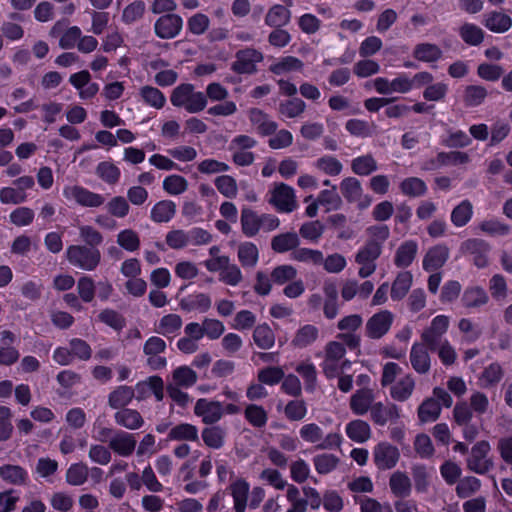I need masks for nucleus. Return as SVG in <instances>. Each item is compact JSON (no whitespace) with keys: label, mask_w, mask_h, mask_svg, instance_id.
I'll return each instance as SVG.
<instances>
[{"label":"nucleus","mask_w":512,"mask_h":512,"mask_svg":"<svg viewBox=\"0 0 512 512\" xmlns=\"http://www.w3.org/2000/svg\"><path fill=\"white\" fill-rule=\"evenodd\" d=\"M0 477L10 484L22 485L26 483L28 474L18 465H4L0 468Z\"/></svg>","instance_id":"nucleus-40"},{"label":"nucleus","mask_w":512,"mask_h":512,"mask_svg":"<svg viewBox=\"0 0 512 512\" xmlns=\"http://www.w3.org/2000/svg\"><path fill=\"white\" fill-rule=\"evenodd\" d=\"M97 175L108 184H116L121 176L120 169L110 162H101L97 166Z\"/></svg>","instance_id":"nucleus-62"},{"label":"nucleus","mask_w":512,"mask_h":512,"mask_svg":"<svg viewBox=\"0 0 512 512\" xmlns=\"http://www.w3.org/2000/svg\"><path fill=\"white\" fill-rule=\"evenodd\" d=\"M299 435L304 442L317 444L318 449H336L340 447L342 442V436L339 432L328 433L324 437L323 430L316 423L302 425Z\"/></svg>","instance_id":"nucleus-2"},{"label":"nucleus","mask_w":512,"mask_h":512,"mask_svg":"<svg viewBox=\"0 0 512 512\" xmlns=\"http://www.w3.org/2000/svg\"><path fill=\"white\" fill-rule=\"evenodd\" d=\"M428 347L423 343H415L410 351V362L413 369L419 374H425L430 369V356Z\"/></svg>","instance_id":"nucleus-20"},{"label":"nucleus","mask_w":512,"mask_h":512,"mask_svg":"<svg viewBox=\"0 0 512 512\" xmlns=\"http://www.w3.org/2000/svg\"><path fill=\"white\" fill-rule=\"evenodd\" d=\"M418 251V245L413 240L403 242L397 249L394 263L397 267L405 268L411 265Z\"/></svg>","instance_id":"nucleus-30"},{"label":"nucleus","mask_w":512,"mask_h":512,"mask_svg":"<svg viewBox=\"0 0 512 512\" xmlns=\"http://www.w3.org/2000/svg\"><path fill=\"white\" fill-rule=\"evenodd\" d=\"M449 250L445 245H436L431 247L425 254L422 266L427 272H433L440 269L448 260Z\"/></svg>","instance_id":"nucleus-17"},{"label":"nucleus","mask_w":512,"mask_h":512,"mask_svg":"<svg viewBox=\"0 0 512 512\" xmlns=\"http://www.w3.org/2000/svg\"><path fill=\"white\" fill-rule=\"evenodd\" d=\"M373 457L375 465L382 470H387L395 467L397 464L400 453L397 447L388 442L378 443L373 450Z\"/></svg>","instance_id":"nucleus-10"},{"label":"nucleus","mask_w":512,"mask_h":512,"mask_svg":"<svg viewBox=\"0 0 512 512\" xmlns=\"http://www.w3.org/2000/svg\"><path fill=\"white\" fill-rule=\"evenodd\" d=\"M340 190L342 195L349 202H357L362 197V186L358 179L354 177H347L340 183Z\"/></svg>","instance_id":"nucleus-43"},{"label":"nucleus","mask_w":512,"mask_h":512,"mask_svg":"<svg viewBox=\"0 0 512 512\" xmlns=\"http://www.w3.org/2000/svg\"><path fill=\"white\" fill-rule=\"evenodd\" d=\"M484 25L492 32L503 33L511 28L512 19L503 12L493 11L485 14Z\"/></svg>","instance_id":"nucleus-28"},{"label":"nucleus","mask_w":512,"mask_h":512,"mask_svg":"<svg viewBox=\"0 0 512 512\" xmlns=\"http://www.w3.org/2000/svg\"><path fill=\"white\" fill-rule=\"evenodd\" d=\"M347 436L354 442L364 443L371 437L370 425L363 420L350 421L345 428Z\"/></svg>","instance_id":"nucleus-32"},{"label":"nucleus","mask_w":512,"mask_h":512,"mask_svg":"<svg viewBox=\"0 0 512 512\" xmlns=\"http://www.w3.org/2000/svg\"><path fill=\"white\" fill-rule=\"evenodd\" d=\"M194 413L200 417L205 424H213L218 422L224 415L223 405L218 401L209 400L206 398L198 399Z\"/></svg>","instance_id":"nucleus-11"},{"label":"nucleus","mask_w":512,"mask_h":512,"mask_svg":"<svg viewBox=\"0 0 512 512\" xmlns=\"http://www.w3.org/2000/svg\"><path fill=\"white\" fill-rule=\"evenodd\" d=\"M303 62L293 56H285L277 59L270 65L269 71L274 75L281 76L287 75L292 72H301L303 70Z\"/></svg>","instance_id":"nucleus-26"},{"label":"nucleus","mask_w":512,"mask_h":512,"mask_svg":"<svg viewBox=\"0 0 512 512\" xmlns=\"http://www.w3.org/2000/svg\"><path fill=\"white\" fill-rule=\"evenodd\" d=\"M413 282V276L409 271L399 272L391 286V298L393 300L403 299Z\"/></svg>","instance_id":"nucleus-34"},{"label":"nucleus","mask_w":512,"mask_h":512,"mask_svg":"<svg viewBox=\"0 0 512 512\" xmlns=\"http://www.w3.org/2000/svg\"><path fill=\"white\" fill-rule=\"evenodd\" d=\"M115 421L118 425H121L130 430H136L143 426L144 420L141 414L129 408H124L115 414Z\"/></svg>","instance_id":"nucleus-33"},{"label":"nucleus","mask_w":512,"mask_h":512,"mask_svg":"<svg viewBox=\"0 0 512 512\" xmlns=\"http://www.w3.org/2000/svg\"><path fill=\"white\" fill-rule=\"evenodd\" d=\"M399 187H400L401 192L404 195L410 196V197L421 196L427 190V187H426V184L424 183V181L417 177H409V178L404 179L400 183Z\"/></svg>","instance_id":"nucleus-56"},{"label":"nucleus","mask_w":512,"mask_h":512,"mask_svg":"<svg viewBox=\"0 0 512 512\" xmlns=\"http://www.w3.org/2000/svg\"><path fill=\"white\" fill-rule=\"evenodd\" d=\"M183 20L176 14H167L160 17L155 23V33L162 39H171L179 34Z\"/></svg>","instance_id":"nucleus-14"},{"label":"nucleus","mask_w":512,"mask_h":512,"mask_svg":"<svg viewBox=\"0 0 512 512\" xmlns=\"http://www.w3.org/2000/svg\"><path fill=\"white\" fill-rule=\"evenodd\" d=\"M136 391L138 399H144L152 393L157 401H161L164 397L163 380L158 376H151L147 381L138 383Z\"/></svg>","instance_id":"nucleus-24"},{"label":"nucleus","mask_w":512,"mask_h":512,"mask_svg":"<svg viewBox=\"0 0 512 512\" xmlns=\"http://www.w3.org/2000/svg\"><path fill=\"white\" fill-rule=\"evenodd\" d=\"M211 298L205 293H192L182 298L179 306L186 312L205 313L211 307Z\"/></svg>","instance_id":"nucleus-19"},{"label":"nucleus","mask_w":512,"mask_h":512,"mask_svg":"<svg viewBox=\"0 0 512 512\" xmlns=\"http://www.w3.org/2000/svg\"><path fill=\"white\" fill-rule=\"evenodd\" d=\"M338 462H339V459L336 456H334L332 454H326V453L316 455L313 458V464H314L315 470L319 474L330 473L331 471H333L336 468Z\"/></svg>","instance_id":"nucleus-63"},{"label":"nucleus","mask_w":512,"mask_h":512,"mask_svg":"<svg viewBox=\"0 0 512 512\" xmlns=\"http://www.w3.org/2000/svg\"><path fill=\"white\" fill-rule=\"evenodd\" d=\"M137 441L133 434L118 431L109 441V448L120 456H130L136 447Z\"/></svg>","instance_id":"nucleus-16"},{"label":"nucleus","mask_w":512,"mask_h":512,"mask_svg":"<svg viewBox=\"0 0 512 512\" xmlns=\"http://www.w3.org/2000/svg\"><path fill=\"white\" fill-rule=\"evenodd\" d=\"M248 117L252 125L255 126L257 133L266 136L273 134L277 129V124L269 120L267 114L257 108L248 111Z\"/></svg>","instance_id":"nucleus-25"},{"label":"nucleus","mask_w":512,"mask_h":512,"mask_svg":"<svg viewBox=\"0 0 512 512\" xmlns=\"http://www.w3.org/2000/svg\"><path fill=\"white\" fill-rule=\"evenodd\" d=\"M462 249L473 255L474 264L483 268L488 264V253L490 247L487 242L482 239H469L462 244Z\"/></svg>","instance_id":"nucleus-18"},{"label":"nucleus","mask_w":512,"mask_h":512,"mask_svg":"<svg viewBox=\"0 0 512 512\" xmlns=\"http://www.w3.org/2000/svg\"><path fill=\"white\" fill-rule=\"evenodd\" d=\"M286 497L290 503L287 512H306L307 501L300 496L299 489L294 485H288Z\"/></svg>","instance_id":"nucleus-64"},{"label":"nucleus","mask_w":512,"mask_h":512,"mask_svg":"<svg viewBox=\"0 0 512 512\" xmlns=\"http://www.w3.org/2000/svg\"><path fill=\"white\" fill-rule=\"evenodd\" d=\"M187 188L188 182L181 175H169L163 180V189L169 195H180L184 193L187 190Z\"/></svg>","instance_id":"nucleus-55"},{"label":"nucleus","mask_w":512,"mask_h":512,"mask_svg":"<svg viewBox=\"0 0 512 512\" xmlns=\"http://www.w3.org/2000/svg\"><path fill=\"white\" fill-rule=\"evenodd\" d=\"M473 214V206L468 200H463L451 212V221L457 227L466 225Z\"/></svg>","instance_id":"nucleus-50"},{"label":"nucleus","mask_w":512,"mask_h":512,"mask_svg":"<svg viewBox=\"0 0 512 512\" xmlns=\"http://www.w3.org/2000/svg\"><path fill=\"white\" fill-rule=\"evenodd\" d=\"M134 397V390L128 386H119L109 396V404L113 408L128 405Z\"/></svg>","instance_id":"nucleus-57"},{"label":"nucleus","mask_w":512,"mask_h":512,"mask_svg":"<svg viewBox=\"0 0 512 512\" xmlns=\"http://www.w3.org/2000/svg\"><path fill=\"white\" fill-rule=\"evenodd\" d=\"M393 322V314L388 310H382L374 314L366 323L367 336L379 339L390 329Z\"/></svg>","instance_id":"nucleus-12"},{"label":"nucleus","mask_w":512,"mask_h":512,"mask_svg":"<svg viewBox=\"0 0 512 512\" xmlns=\"http://www.w3.org/2000/svg\"><path fill=\"white\" fill-rule=\"evenodd\" d=\"M374 404V394L371 389L357 390L350 398V409L355 415H364Z\"/></svg>","instance_id":"nucleus-21"},{"label":"nucleus","mask_w":512,"mask_h":512,"mask_svg":"<svg viewBox=\"0 0 512 512\" xmlns=\"http://www.w3.org/2000/svg\"><path fill=\"white\" fill-rule=\"evenodd\" d=\"M242 231L247 237H252L261 229V218L256 212L244 208L241 212Z\"/></svg>","instance_id":"nucleus-37"},{"label":"nucleus","mask_w":512,"mask_h":512,"mask_svg":"<svg viewBox=\"0 0 512 512\" xmlns=\"http://www.w3.org/2000/svg\"><path fill=\"white\" fill-rule=\"evenodd\" d=\"M139 93L142 101L155 109H162L166 103L165 95L153 86H143Z\"/></svg>","instance_id":"nucleus-42"},{"label":"nucleus","mask_w":512,"mask_h":512,"mask_svg":"<svg viewBox=\"0 0 512 512\" xmlns=\"http://www.w3.org/2000/svg\"><path fill=\"white\" fill-rule=\"evenodd\" d=\"M490 450L491 446L486 440L475 443L467 458L468 469L481 475L487 473L493 466V462L488 456Z\"/></svg>","instance_id":"nucleus-8"},{"label":"nucleus","mask_w":512,"mask_h":512,"mask_svg":"<svg viewBox=\"0 0 512 512\" xmlns=\"http://www.w3.org/2000/svg\"><path fill=\"white\" fill-rule=\"evenodd\" d=\"M459 33L464 42L473 46L479 45L484 37L483 30L470 23L461 26Z\"/></svg>","instance_id":"nucleus-61"},{"label":"nucleus","mask_w":512,"mask_h":512,"mask_svg":"<svg viewBox=\"0 0 512 512\" xmlns=\"http://www.w3.org/2000/svg\"><path fill=\"white\" fill-rule=\"evenodd\" d=\"M257 377L261 384L273 386L283 379L284 371L281 367L269 366L259 370Z\"/></svg>","instance_id":"nucleus-60"},{"label":"nucleus","mask_w":512,"mask_h":512,"mask_svg":"<svg viewBox=\"0 0 512 512\" xmlns=\"http://www.w3.org/2000/svg\"><path fill=\"white\" fill-rule=\"evenodd\" d=\"M414 388V378L412 375L406 374L391 386L390 396L396 401L403 402L412 395Z\"/></svg>","instance_id":"nucleus-27"},{"label":"nucleus","mask_w":512,"mask_h":512,"mask_svg":"<svg viewBox=\"0 0 512 512\" xmlns=\"http://www.w3.org/2000/svg\"><path fill=\"white\" fill-rule=\"evenodd\" d=\"M504 376V370L498 362L490 363L484 367L478 376V385L481 388H492L497 386Z\"/></svg>","instance_id":"nucleus-23"},{"label":"nucleus","mask_w":512,"mask_h":512,"mask_svg":"<svg viewBox=\"0 0 512 512\" xmlns=\"http://www.w3.org/2000/svg\"><path fill=\"white\" fill-rule=\"evenodd\" d=\"M352 171L359 176H367L377 170V163L370 154L356 157L351 162Z\"/></svg>","instance_id":"nucleus-47"},{"label":"nucleus","mask_w":512,"mask_h":512,"mask_svg":"<svg viewBox=\"0 0 512 512\" xmlns=\"http://www.w3.org/2000/svg\"><path fill=\"white\" fill-rule=\"evenodd\" d=\"M371 420L380 426H384L389 421H394L400 417V408L395 404L382 402L374 403L370 410Z\"/></svg>","instance_id":"nucleus-15"},{"label":"nucleus","mask_w":512,"mask_h":512,"mask_svg":"<svg viewBox=\"0 0 512 512\" xmlns=\"http://www.w3.org/2000/svg\"><path fill=\"white\" fill-rule=\"evenodd\" d=\"M168 438L176 441H196L198 439V430L192 424H179L171 428Z\"/></svg>","instance_id":"nucleus-46"},{"label":"nucleus","mask_w":512,"mask_h":512,"mask_svg":"<svg viewBox=\"0 0 512 512\" xmlns=\"http://www.w3.org/2000/svg\"><path fill=\"white\" fill-rule=\"evenodd\" d=\"M170 101L173 106L184 108L189 113H198L207 104L205 94L195 91L192 84L177 86L171 93Z\"/></svg>","instance_id":"nucleus-1"},{"label":"nucleus","mask_w":512,"mask_h":512,"mask_svg":"<svg viewBox=\"0 0 512 512\" xmlns=\"http://www.w3.org/2000/svg\"><path fill=\"white\" fill-rule=\"evenodd\" d=\"M176 214V204L171 200H161L151 209L150 218L156 223H167Z\"/></svg>","instance_id":"nucleus-29"},{"label":"nucleus","mask_w":512,"mask_h":512,"mask_svg":"<svg viewBox=\"0 0 512 512\" xmlns=\"http://www.w3.org/2000/svg\"><path fill=\"white\" fill-rule=\"evenodd\" d=\"M182 324L178 314H167L155 324V331L167 338H174L179 334Z\"/></svg>","instance_id":"nucleus-22"},{"label":"nucleus","mask_w":512,"mask_h":512,"mask_svg":"<svg viewBox=\"0 0 512 512\" xmlns=\"http://www.w3.org/2000/svg\"><path fill=\"white\" fill-rule=\"evenodd\" d=\"M441 411L439 403L432 398L426 399L418 409V417L421 422L435 421Z\"/></svg>","instance_id":"nucleus-58"},{"label":"nucleus","mask_w":512,"mask_h":512,"mask_svg":"<svg viewBox=\"0 0 512 512\" xmlns=\"http://www.w3.org/2000/svg\"><path fill=\"white\" fill-rule=\"evenodd\" d=\"M382 248L379 243L367 242L355 255V262L359 266L358 275L365 279L376 271V260L380 257Z\"/></svg>","instance_id":"nucleus-6"},{"label":"nucleus","mask_w":512,"mask_h":512,"mask_svg":"<svg viewBox=\"0 0 512 512\" xmlns=\"http://www.w3.org/2000/svg\"><path fill=\"white\" fill-rule=\"evenodd\" d=\"M291 18V12L283 5L276 4L272 6L266 16L265 23L270 27H283L287 25Z\"/></svg>","instance_id":"nucleus-35"},{"label":"nucleus","mask_w":512,"mask_h":512,"mask_svg":"<svg viewBox=\"0 0 512 512\" xmlns=\"http://www.w3.org/2000/svg\"><path fill=\"white\" fill-rule=\"evenodd\" d=\"M449 324L450 319L448 316L437 315L422 332L421 340L430 350H435L437 345L442 342L441 337L447 332Z\"/></svg>","instance_id":"nucleus-9"},{"label":"nucleus","mask_w":512,"mask_h":512,"mask_svg":"<svg viewBox=\"0 0 512 512\" xmlns=\"http://www.w3.org/2000/svg\"><path fill=\"white\" fill-rule=\"evenodd\" d=\"M461 301L467 308L479 307L487 303L488 296L485 290L480 287H467Z\"/></svg>","instance_id":"nucleus-41"},{"label":"nucleus","mask_w":512,"mask_h":512,"mask_svg":"<svg viewBox=\"0 0 512 512\" xmlns=\"http://www.w3.org/2000/svg\"><path fill=\"white\" fill-rule=\"evenodd\" d=\"M291 259L311 265H320L323 262V254L319 250L298 248L292 251Z\"/></svg>","instance_id":"nucleus-53"},{"label":"nucleus","mask_w":512,"mask_h":512,"mask_svg":"<svg viewBox=\"0 0 512 512\" xmlns=\"http://www.w3.org/2000/svg\"><path fill=\"white\" fill-rule=\"evenodd\" d=\"M253 341L260 349L268 350L275 344V334L268 324H260L253 331Z\"/></svg>","instance_id":"nucleus-36"},{"label":"nucleus","mask_w":512,"mask_h":512,"mask_svg":"<svg viewBox=\"0 0 512 512\" xmlns=\"http://www.w3.org/2000/svg\"><path fill=\"white\" fill-rule=\"evenodd\" d=\"M268 201L279 212L289 213L297 207L294 189L284 183H275L273 185L269 190Z\"/></svg>","instance_id":"nucleus-7"},{"label":"nucleus","mask_w":512,"mask_h":512,"mask_svg":"<svg viewBox=\"0 0 512 512\" xmlns=\"http://www.w3.org/2000/svg\"><path fill=\"white\" fill-rule=\"evenodd\" d=\"M313 166L320 172L328 176H338L342 172V163L334 156L324 155L319 157Z\"/></svg>","instance_id":"nucleus-38"},{"label":"nucleus","mask_w":512,"mask_h":512,"mask_svg":"<svg viewBox=\"0 0 512 512\" xmlns=\"http://www.w3.org/2000/svg\"><path fill=\"white\" fill-rule=\"evenodd\" d=\"M262 60L263 55L261 52L251 48L244 49L237 52L232 68L237 73L250 74L256 70L257 63Z\"/></svg>","instance_id":"nucleus-13"},{"label":"nucleus","mask_w":512,"mask_h":512,"mask_svg":"<svg viewBox=\"0 0 512 512\" xmlns=\"http://www.w3.org/2000/svg\"><path fill=\"white\" fill-rule=\"evenodd\" d=\"M258 249L255 244L245 242L238 247V260L244 268H253L258 261Z\"/></svg>","instance_id":"nucleus-45"},{"label":"nucleus","mask_w":512,"mask_h":512,"mask_svg":"<svg viewBox=\"0 0 512 512\" xmlns=\"http://www.w3.org/2000/svg\"><path fill=\"white\" fill-rule=\"evenodd\" d=\"M318 337V329L314 325H304L297 330L292 345L296 348H305L311 345Z\"/></svg>","instance_id":"nucleus-39"},{"label":"nucleus","mask_w":512,"mask_h":512,"mask_svg":"<svg viewBox=\"0 0 512 512\" xmlns=\"http://www.w3.org/2000/svg\"><path fill=\"white\" fill-rule=\"evenodd\" d=\"M317 199L320 205L323 206L327 212L337 210L342 204V200L336 191V186H333L332 189L320 191Z\"/></svg>","instance_id":"nucleus-59"},{"label":"nucleus","mask_w":512,"mask_h":512,"mask_svg":"<svg viewBox=\"0 0 512 512\" xmlns=\"http://www.w3.org/2000/svg\"><path fill=\"white\" fill-rule=\"evenodd\" d=\"M230 491L234 500L235 511L245 512L248 501L249 484L243 479H237L231 483Z\"/></svg>","instance_id":"nucleus-31"},{"label":"nucleus","mask_w":512,"mask_h":512,"mask_svg":"<svg viewBox=\"0 0 512 512\" xmlns=\"http://www.w3.org/2000/svg\"><path fill=\"white\" fill-rule=\"evenodd\" d=\"M89 475V468L84 463L72 464L66 472V481L68 484L73 486L83 485Z\"/></svg>","instance_id":"nucleus-51"},{"label":"nucleus","mask_w":512,"mask_h":512,"mask_svg":"<svg viewBox=\"0 0 512 512\" xmlns=\"http://www.w3.org/2000/svg\"><path fill=\"white\" fill-rule=\"evenodd\" d=\"M63 196L67 201L87 208H98L105 202L103 195L90 191L77 184L66 185L63 188Z\"/></svg>","instance_id":"nucleus-5"},{"label":"nucleus","mask_w":512,"mask_h":512,"mask_svg":"<svg viewBox=\"0 0 512 512\" xmlns=\"http://www.w3.org/2000/svg\"><path fill=\"white\" fill-rule=\"evenodd\" d=\"M295 371L303 378L306 389H313L317 379L316 366L310 360L299 362Z\"/></svg>","instance_id":"nucleus-54"},{"label":"nucleus","mask_w":512,"mask_h":512,"mask_svg":"<svg viewBox=\"0 0 512 512\" xmlns=\"http://www.w3.org/2000/svg\"><path fill=\"white\" fill-rule=\"evenodd\" d=\"M299 238L296 233H284L275 236L272 239V249L278 253H284L290 250L298 249Z\"/></svg>","instance_id":"nucleus-44"},{"label":"nucleus","mask_w":512,"mask_h":512,"mask_svg":"<svg viewBox=\"0 0 512 512\" xmlns=\"http://www.w3.org/2000/svg\"><path fill=\"white\" fill-rule=\"evenodd\" d=\"M389 485L393 494L398 497H405L410 494L411 481L409 477L402 472H395L390 477Z\"/></svg>","instance_id":"nucleus-49"},{"label":"nucleus","mask_w":512,"mask_h":512,"mask_svg":"<svg viewBox=\"0 0 512 512\" xmlns=\"http://www.w3.org/2000/svg\"><path fill=\"white\" fill-rule=\"evenodd\" d=\"M441 54L440 48L430 43L418 44L413 52V56L422 62H434L441 57Z\"/></svg>","instance_id":"nucleus-52"},{"label":"nucleus","mask_w":512,"mask_h":512,"mask_svg":"<svg viewBox=\"0 0 512 512\" xmlns=\"http://www.w3.org/2000/svg\"><path fill=\"white\" fill-rule=\"evenodd\" d=\"M345 353L346 350L342 343L333 341L326 345L322 369L327 378L338 376L348 365L349 362L343 359Z\"/></svg>","instance_id":"nucleus-3"},{"label":"nucleus","mask_w":512,"mask_h":512,"mask_svg":"<svg viewBox=\"0 0 512 512\" xmlns=\"http://www.w3.org/2000/svg\"><path fill=\"white\" fill-rule=\"evenodd\" d=\"M68 261L83 270L92 271L100 263L101 254L98 249L82 245H71L66 251Z\"/></svg>","instance_id":"nucleus-4"},{"label":"nucleus","mask_w":512,"mask_h":512,"mask_svg":"<svg viewBox=\"0 0 512 512\" xmlns=\"http://www.w3.org/2000/svg\"><path fill=\"white\" fill-rule=\"evenodd\" d=\"M173 386L175 387H191L197 381L196 373L188 366H180L173 371Z\"/></svg>","instance_id":"nucleus-48"}]
</instances>
